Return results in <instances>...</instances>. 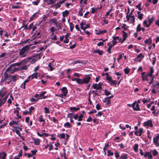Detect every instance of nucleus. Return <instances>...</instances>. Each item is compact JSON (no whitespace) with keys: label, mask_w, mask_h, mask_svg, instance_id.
<instances>
[{"label":"nucleus","mask_w":159,"mask_h":159,"mask_svg":"<svg viewBox=\"0 0 159 159\" xmlns=\"http://www.w3.org/2000/svg\"><path fill=\"white\" fill-rule=\"evenodd\" d=\"M30 49V46L25 45L19 50V55L17 58H22L26 57L28 55L27 52Z\"/></svg>","instance_id":"nucleus-1"},{"label":"nucleus","mask_w":159,"mask_h":159,"mask_svg":"<svg viewBox=\"0 0 159 159\" xmlns=\"http://www.w3.org/2000/svg\"><path fill=\"white\" fill-rule=\"evenodd\" d=\"M28 61V59L26 58L23 60L21 61L18 63H15L11 65L7 69V71H11V68L14 67L16 66H19L23 65L26 64Z\"/></svg>","instance_id":"nucleus-2"},{"label":"nucleus","mask_w":159,"mask_h":159,"mask_svg":"<svg viewBox=\"0 0 159 159\" xmlns=\"http://www.w3.org/2000/svg\"><path fill=\"white\" fill-rule=\"evenodd\" d=\"M8 71H7V69L4 73V78L3 80L5 81V83L9 84L11 81V75L7 73Z\"/></svg>","instance_id":"nucleus-3"},{"label":"nucleus","mask_w":159,"mask_h":159,"mask_svg":"<svg viewBox=\"0 0 159 159\" xmlns=\"http://www.w3.org/2000/svg\"><path fill=\"white\" fill-rule=\"evenodd\" d=\"M22 127L23 125H20L19 126H13V131L15 132L19 136H20L21 135L20 132L22 130Z\"/></svg>","instance_id":"nucleus-4"},{"label":"nucleus","mask_w":159,"mask_h":159,"mask_svg":"<svg viewBox=\"0 0 159 159\" xmlns=\"http://www.w3.org/2000/svg\"><path fill=\"white\" fill-rule=\"evenodd\" d=\"M90 79V77L88 75L86 76L83 79L80 78L79 84H87L89 82Z\"/></svg>","instance_id":"nucleus-5"},{"label":"nucleus","mask_w":159,"mask_h":159,"mask_svg":"<svg viewBox=\"0 0 159 159\" xmlns=\"http://www.w3.org/2000/svg\"><path fill=\"white\" fill-rule=\"evenodd\" d=\"M154 73V70L153 67H151L150 68V71L148 73H147L149 75H150V79L151 81L150 82H148L149 84V85L152 84L153 82V79L154 78V76H153L152 74Z\"/></svg>","instance_id":"nucleus-6"},{"label":"nucleus","mask_w":159,"mask_h":159,"mask_svg":"<svg viewBox=\"0 0 159 159\" xmlns=\"http://www.w3.org/2000/svg\"><path fill=\"white\" fill-rule=\"evenodd\" d=\"M128 12L127 13V15L126 16L127 21H129L130 23L134 24L135 22L134 16H132L131 13L128 15Z\"/></svg>","instance_id":"nucleus-7"},{"label":"nucleus","mask_w":159,"mask_h":159,"mask_svg":"<svg viewBox=\"0 0 159 159\" xmlns=\"http://www.w3.org/2000/svg\"><path fill=\"white\" fill-rule=\"evenodd\" d=\"M159 133L153 138V143L156 147H159Z\"/></svg>","instance_id":"nucleus-8"},{"label":"nucleus","mask_w":159,"mask_h":159,"mask_svg":"<svg viewBox=\"0 0 159 159\" xmlns=\"http://www.w3.org/2000/svg\"><path fill=\"white\" fill-rule=\"evenodd\" d=\"M19 121H15L13 120H11L9 123V125L10 126H11L13 128V126H19L21 125L20 124L18 123Z\"/></svg>","instance_id":"nucleus-9"},{"label":"nucleus","mask_w":159,"mask_h":159,"mask_svg":"<svg viewBox=\"0 0 159 159\" xmlns=\"http://www.w3.org/2000/svg\"><path fill=\"white\" fill-rule=\"evenodd\" d=\"M144 126H149L152 127L153 126L152 121L151 120H148L144 122L143 123Z\"/></svg>","instance_id":"nucleus-10"},{"label":"nucleus","mask_w":159,"mask_h":159,"mask_svg":"<svg viewBox=\"0 0 159 159\" xmlns=\"http://www.w3.org/2000/svg\"><path fill=\"white\" fill-rule=\"evenodd\" d=\"M143 129L142 128L139 129V130L136 131L134 133L135 135L138 136H141L143 132Z\"/></svg>","instance_id":"nucleus-11"},{"label":"nucleus","mask_w":159,"mask_h":159,"mask_svg":"<svg viewBox=\"0 0 159 159\" xmlns=\"http://www.w3.org/2000/svg\"><path fill=\"white\" fill-rule=\"evenodd\" d=\"M144 157L145 158L148 157L149 159H152V155L150 152H146L144 154Z\"/></svg>","instance_id":"nucleus-12"},{"label":"nucleus","mask_w":159,"mask_h":159,"mask_svg":"<svg viewBox=\"0 0 159 159\" xmlns=\"http://www.w3.org/2000/svg\"><path fill=\"white\" fill-rule=\"evenodd\" d=\"M46 91H44L42 92L40 94H39V99H44L47 97V96H45V94L46 93Z\"/></svg>","instance_id":"nucleus-13"},{"label":"nucleus","mask_w":159,"mask_h":159,"mask_svg":"<svg viewBox=\"0 0 159 159\" xmlns=\"http://www.w3.org/2000/svg\"><path fill=\"white\" fill-rule=\"evenodd\" d=\"M95 32L96 34L97 35H100L106 33L107 32V31L105 30H95Z\"/></svg>","instance_id":"nucleus-14"},{"label":"nucleus","mask_w":159,"mask_h":159,"mask_svg":"<svg viewBox=\"0 0 159 159\" xmlns=\"http://www.w3.org/2000/svg\"><path fill=\"white\" fill-rule=\"evenodd\" d=\"M134 103H135V104L134 105L133 109L134 111H140V108L139 107V104L138 103H136V102H134Z\"/></svg>","instance_id":"nucleus-15"},{"label":"nucleus","mask_w":159,"mask_h":159,"mask_svg":"<svg viewBox=\"0 0 159 159\" xmlns=\"http://www.w3.org/2000/svg\"><path fill=\"white\" fill-rule=\"evenodd\" d=\"M123 39L121 42V43H123L124 41L125 40L126 38L127 37L128 35V33H126L125 31H123Z\"/></svg>","instance_id":"nucleus-16"},{"label":"nucleus","mask_w":159,"mask_h":159,"mask_svg":"<svg viewBox=\"0 0 159 159\" xmlns=\"http://www.w3.org/2000/svg\"><path fill=\"white\" fill-rule=\"evenodd\" d=\"M61 91L62 95H64V96H66L68 93L67 88L66 87H63L61 89Z\"/></svg>","instance_id":"nucleus-17"},{"label":"nucleus","mask_w":159,"mask_h":159,"mask_svg":"<svg viewBox=\"0 0 159 159\" xmlns=\"http://www.w3.org/2000/svg\"><path fill=\"white\" fill-rule=\"evenodd\" d=\"M3 97L0 96V106L2 104H3L6 102L8 97L7 96L3 99H2Z\"/></svg>","instance_id":"nucleus-18"},{"label":"nucleus","mask_w":159,"mask_h":159,"mask_svg":"<svg viewBox=\"0 0 159 159\" xmlns=\"http://www.w3.org/2000/svg\"><path fill=\"white\" fill-rule=\"evenodd\" d=\"M6 92V89L5 88H3L0 91V96L3 97L5 94Z\"/></svg>","instance_id":"nucleus-19"},{"label":"nucleus","mask_w":159,"mask_h":159,"mask_svg":"<svg viewBox=\"0 0 159 159\" xmlns=\"http://www.w3.org/2000/svg\"><path fill=\"white\" fill-rule=\"evenodd\" d=\"M142 80L143 81H148L149 80H151L150 75L147 74L145 75V76L143 77Z\"/></svg>","instance_id":"nucleus-20"},{"label":"nucleus","mask_w":159,"mask_h":159,"mask_svg":"<svg viewBox=\"0 0 159 159\" xmlns=\"http://www.w3.org/2000/svg\"><path fill=\"white\" fill-rule=\"evenodd\" d=\"M113 40L111 42L113 43V44H114L115 45L117 43V40H118L119 39V38L118 36H113L112 37Z\"/></svg>","instance_id":"nucleus-21"},{"label":"nucleus","mask_w":159,"mask_h":159,"mask_svg":"<svg viewBox=\"0 0 159 159\" xmlns=\"http://www.w3.org/2000/svg\"><path fill=\"white\" fill-rule=\"evenodd\" d=\"M92 87L94 89H96L97 90L100 89L102 88V87L100 85L97 84H93V85Z\"/></svg>","instance_id":"nucleus-22"},{"label":"nucleus","mask_w":159,"mask_h":159,"mask_svg":"<svg viewBox=\"0 0 159 159\" xmlns=\"http://www.w3.org/2000/svg\"><path fill=\"white\" fill-rule=\"evenodd\" d=\"M11 80L15 81L19 79V76L17 75L11 76Z\"/></svg>","instance_id":"nucleus-23"},{"label":"nucleus","mask_w":159,"mask_h":159,"mask_svg":"<svg viewBox=\"0 0 159 159\" xmlns=\"http://www.w3.org/2000/svg\"><path fill=\"white\" fill-rule=\"evenodd\" d=\"M37 73L36 72L33 74L32 75L28 77V78H31V79H33L34 78H37Z\"/></svg>","instance_id":"nucleus-24"},{"label":"nucleus","mask_w":159,"mask_h":159,"mask_svg":"<svg viewBox=\"0 0 159 159\" xmlns=\"http://www.w3.org/2000/svg\"><path fill=\"white\" fill-rule=\"evenodd\" d=\"M53 65L51 62L49 63L48 66V69L50 71H52L53 70V68L52 66Z\"/></svg>","instance_id":"nucleus-25"},{"label":"nucleus","mask_w":159,"mask_h":159,"mask_svg":"<svg viewBox=\"0 0 159 159\" xmlns=\"http://www.w3.org/2000/svg\"><path fill=\"white\" fill-rule=\"evenodd\" d=\"M34 141L35 145H39L40 144V140L39 139H34Z\"/></svg>","instance_id":"nucleus-26"},{"label":"nucleus","mask_w":159,"mask_h":159,"mask_svg":"<svg viewBox=\"0 0 159 159\" xmlns=\"http://www.w3.org/2000/svg\"><path fill=\"white\" fill-rule=\"evenodd\" d=\"M14 113L16 114V115L17 116V117H15L16 119H19L20 118H21V116H19V111L17 110H15L14 111Z\"/></svg>","instance_id":"nucleus-27"},{"label":"nucleus","mask_w":159,"mask_h":159,"mask_svg":"<svg viewBox=\"0 0 159 159\" xmlns=\"http://www.w3.org/2000/svg\"><path fill=\"white\" fill-rule=\"evenodd\" d=\"M139 145L137 143H135L133 146V149L135 152H136L138 151Z\"/></svg>","instance_id":"nucleus-28"},{"label":"nucleus","mask_w":159,"mask_h":159,"mask_svg":"<svg viewBox=\"0 0 159 159\" xmlns=\"http://www.w3.org/2000/svg\"><path fill=\"white\" fill-rule=\"evenodd\" d=\"M148 22L146 20H144L143 22V24L144 27H149L150 26L148 23Z\"/></svg>","instance_id":"nucleus-29"},{"label":"nucleus","mask_w":159,"mask_h":159,"mask_svg":"<svg viewBox=\"0 0 159 159\" xmlns=\"http://www.w3.org/2000/svg\"><path fill=\"white\" fill-rule=\"evenodd\" d=\"M19 70V68L14 67L11 68V71H9L8 72H9V73H13L14 72L16 71Z\"/></svg>","instance_id":"nucleus-30"},{"label":"nucleus","mask_w":159,"mask_h":159,"mask_svg":"<svg viewBox=\"0 0 159 159\" xmlns=\"http://www.w3.org/2000/svg\"><path fill=\"white\" fill-rule=\"evenodd\" d=\"M148 23H149L150 26L151 25L152 23L153 22L154 20V18L153 17H152L151 18H148Z\"/></svg>","instance_id":"nucleus-31"},{"label":"nucleus","mask_w":159,"mask_h":159,"mask_svg":"<svg viewBox=\"0 0 159 159\" xmlns=\"http://www.w3.org/2000/svg\"><path fill=\"white\" fill-rule=\"evenodd\" d=\"M120 159H127V155L126 154H122L120 157Z\"/></svg>","instance_id":"nucleus-32"},{"label":"nucleus","mask_w":159,"mask_h":159,"mask_svg":"<svg viewBox=\"0 0 159 159\" xmlns=\"http://www.w3.org/2000/svg\"><path fill=\"white\" fill-rule=\"evenodd\" d=\"M52 22L55 24L57 27H58V23L57 20L54 18H53L51 20Z\"/></svg>","instance_id":"nucleus-33"},{"label":"nucleus","mask_w":159,"mask_h":159,"mask_svg":"<svg viewBox=\"0 0 159 159\" xmlns=\"http://www.w3.org/2000/svg\"><path fill=\"white\" fill-rule=\"evenodd\" d=\"M137 14H138V18L140 20H141L143 18V14L141 13V12L140 11H138L137 12Z\"/></svg>","instance_id":"nucleus-34"},{"label":"nucleus","mask_w":159,"mask_h":159,"mask_svg":"<svg viewBox=\"0 0 159 159\" xmlns=\"http://www.w3.org/2000/svg\"><path fill=\"white\" fill-rule=\"evenodd\" d=\"M80 109L79 107H70V110H71L72 112H74V111H76L77 110H79Z\"/></svg>","instance_id":"nucleus-35"},{"label":"nucleus","mask_w":159,"mask_h":159,"mask_svg":"<svg viewBox=\"0 0 159 159\" xmlns=\"http://www.w3.org/2000/svg\"><path fill=\"white\" fill-rule=\"evenodd\" d=\"M69 13V11L67 10H66L62 12V16L63 17H65V16H67Z\"/></svg>","instance_id":"nucleus-36"},{"label":"nucleus","mask_w":159,"mask_h":159,"mask_svg":"<svg viewBox=\"0 0 159 159\" xmlns=\"http://www.w3.org/2000/svg\"><path fill=\"white\" fill-rule=\"evenodd\" d=\"M144 42L146 44H150L152 42V40L151 38H149L148 39H146Z\"/></svg>","instance_id":"nucleus-37"},{"label":"nucleus","mask_w":159,"mask_h":159,"mask_svg":"<svg viewBox=\"0 0 159 159\" xmlns=\"http://www.w3.org/2000/svg\"><path fill=\"white\" fill-rule=\"evenodd\" d=\"M152 153L153 156L155 157L158 155V153L156 149H154L152 150Z\"/></svg>","instance_id":"nucleus-38"},{"label":"nucleus","mask_w":159,"mask_h":159,"mask_svg":"<svg viewBox=\"0 0 159 159\" xmlns=\"http://www.w3.org/2000/svg\"><path fill=\"white\" fill-rule=\"evenodd\" d=\"M69 25L70 27V30L71 31H72L74 28V25L72 22L69 23Z\"/></svg>","instance_id":"nucleus-39"},{"label":"nucleus","mask_w":159,"mask_h":159,"mask_svg":"<svg viewBox=\"0 0 159 159\" xmlns=\"http://www.w3.org/2000/svg\"><path fill=\"white\" fill-rule=\"evenodd\" d=\"M94 53H98L99 55H101L102 54V51L99 50H96L93 51Z\"/></svg>","instance_id":"nucleus-40"},{"label":"nucleus","mask_w":159,"mask_h":159,"mask_svg":"<svg viewBox=\"0 0 159 159\" xmlns=\"http://www.w3.org/2000/svg\"><path fill=\"white\" fill-rule=\"evenodd\" d=\"M57 136L58 137H59L60 139H65V134L64 133H62L60 135H58Z\"/></svg>","instance_id":"nucleus-41"},{"label":"nucleus","mask_w":159,"mask_h":159,"mask_svg":"<svg viewBox=\"0 0 159 159\" xmlns=\"http://www.w3.org/2000/svg\"><path fill=\"white\" fill-rule=\"evenodd\" d=\"M13 97L11 95H10V98L8 100V102L9 104H11L12 103V101L13 100Z\"/></svg>","instance_id":"nucleus-42"},{"label":"nucleus","mask_w":159,"mask_h":159,"mask_svg":"<svg viewBox=\"0 0 159 159\" xmlns=\"http://www.w3.org/2000/svg\"><path fill=\"white\" fill-rule=\"evenodd\" d=\"M64 126L65 127L70 128L71 127V125L69 122H67L66 123L64 124Z\"/></svg>","instance_id":"nucleus-43"},{"label":"nucleus","mask_w":159,"mask_h":159,"mask_svg":"<svg viewBox=\"0 0 159 159\" xmlns=\"http://www.w3.org/2000/svg\"><path fill=\"white\" fill-rule=\"evenodd\" d=\"M68 116H69L70 118V122L71 123H73L74 122V121L72 120V118L73 117V114L72 113H69L68 114Z\"/></svg>","instance_id":"nucleus-44"},{"label":"nucleus","mask_w":159,"mask_h":159,"mask_svg":"<svg viewBox=\"0 0 159 159\" xmlns=\"http://www.w3.org/2000/svg\"><path fill=\"white\" fill-rule=\"evenodd\" d=\"M124 71L125 74H128L130 71V70L128 67H126L124 69Z\"/></svg>","instance_id":"nucleus-45"},{"label":"nucleus","mask_w":159,"mask_h":159,"mask_svg":"<svg viewBox=\"0 0 159 159\" xmlns=\"http://www.w3.org/2000/svg\"><path fill=\"white\" fill-rule=\"evenodd\" d=\"M141 57V59L139 60H138V61L140 62L141 60L144 57V56H143L142 54L140 53L139 54V55L137 56V58Z\"/></svg>","instance_id":"nucleus-46"},{"label":"nucleus","mask_w":159,"mask_h":159,"mask_svg":"<svg viewBox=\"0 0 159 159\" xmlns=\"http://www.w3.org/2000/svg\"><path fill=\"white\" fill-rule=\"evenodd\" d=\"M6 57V54L5 52H3L0 55V58H2V59H5Z\"/></svg>","instance_id":"nucleus-47"},{"label":"nucleus","mask_w":159,"mask_h":159,"mask_svg":"<svg viewBox=\"0 0 159 159\" xmlns=\"http://www.w3.org/2000/svg\"><path fill=\"white\" fill-rule=\"evenodd\" d=\"M23 28H24V29L27 30L28 29V26L27 25H25V23L23 24V25L19 29V30H21Z\"/></svg>","instance_id":"nucleus-48"},{"label":"nucleus","mask_w":159,"mask_h":159,"mask_svg":"<svg viewBox=\"0 0 159 159\" xmlns=\"http://www.w3.org/2000/svg\"><path fill=\"white\" fill-rule=\"evenodd\" d=\"M44 110H45L44 113L46 114L49 113H50V111L49 109L47 107H45L44 108Z\"/></svg>","instance_id":"nucleus-49"},{"label":"nucleus","mask_w":159,"mask_h":159,"mask_svg":"<svg viewBox=\"0 0 159 159\" xmlns=\"http://www.w3.org/2000/svg\"><path fill=\"white\" fill-rule=\"evenodd\" d=\"M82 11H83V8H82V7H81L80 8V9L79 10V13H78L79 15L81 16H82L83 15Z\"/></svg>","instance_id":"nucleus-50"},{"label":"nucleus","mask_w":159,"mask_h":159,"mask_svg":"<svg viewBox=\"0 0 159 159\" xmlns=\"http://www.w3.org/2000/svg\"><path fill=\"white\" fill-rule=\"evenodd\" d=\"M91 9H92V10L91 11V13L93 14L95 12H97V10L98 9V8H95L94 7H92L91 8Z\"/></svg>","instance_id":"nucleus-51"},{"label":"nucleus","mask_w":159,"mask_h":159,"mask_svg":"<svg viewBox=\"0 0 159 159\" xmlns=\"http://www.w3.org/2000/svg\"><path fill=\"white\" fill-rule=\"evenodd\" d=\"M141 30V25L139 24L137 27V32H139Z\"/></svg>","instance_id":"nucleus-52"},{"label":"nucleus","mask_w":159,"mask_h":159,"mask_svg":"<svg viewBox=\"0 0 159 159\" xmlns=\"http://www.w3.org/2000/svg\"><path fill=\"white\" fill-rule=\"evenodd\" d=\"M106 78L109 83H110L111 81H112V78L109 76H107Z\"/></svg>","instance_id":"nucleus-53"},{"label":"nucleus","mask_w":159,"mask_h":159,"mask_svg":"<svg viewBox=\"0 0 159 159\" xmlns=\"http://www.w3.org/2000/svg\"><path fill=\"white\" fill-rule=\"evenodd\" d=\"M71 80L73 81H74L76 80L77 82V83L79 84L80 78H74V79H72Z\"/></svg>","instance_id":"nucleus-54"},{"label":"nucleus","mask_w":159,"mask_h":159,"mask_svg":"<svg viewBox=\"0 0 159 159\" xmlns=\"http://www.w3.org/2000/svg\"><path fill=\"white\" fill-rule=\"evenodd\" d=\"M106 102H107V104H110L111 102H110V100L108 99H107L105 98V100L104 101H103V102L104 103Z\"/></svg>","instance_id":"nucleus-55"},{"label":"nucleus","mask_w":159,"mask_h":159,"mask_svg":"<svg viewBox=\"0 0 159 159\" xmlns=\"http://www.w3.org/2000/svg\"><path fill=\"white\" fill-rule=\"evenodd\" d=\"M104 93L107 96L111 94L110 92L108 91L107 90V89H105L104 90Z\"/></svg>","instance_id":"nucleus-56"},{"label":"nucleus","mask_w":159,"mask_h":159,"mask_svg":"<svg viewBox=\"0 0 159 159\" xmlns=\"http://www.w3.org/2000/svg\"><path fill=\"white\" fill-rule=\"evenodd\" d=\"M30 59L31 60V62L33 63H34L37 60L36 58L35 57H32Z\"/></svg>","instance_id":"nucleus-57"},{"label":"nucleus","mask_w":159,"mask_h":159,"mask_svg":"<svg viewBox=\"0 0 159 159\" xmlns=\"http://www.w3.org/2000/svg\"><path fill=\"white\" fill-rule=\"evenodd\" d=\"M20 68L21 70H26L27 69V66L26 65H24L22 66H21L20 67Z\"/></svg>","instance_id":"nucleus-58"},{"label":"nucleus","mask_w":159,"mask_h":159,"mask_svg":"<svg viewBox=\"0 0 159 159\" xmlns=\"http://www.w3.org/2000/svg\"><path fill=\"white\" fill-rule=\"evenodd\" d=\"M50 31L52 33V35H54V33L53 32L55 31V29L54 27H52L50 29Z\"/></svg>","instance_id":"nucleus-59"},{"label":"nucleus","mask_w":159,"mask_h":159,"mask_svg":"<svg viewBox=\"0 0 159 159\" xmlns=\"http://www.w3.org/2000/svg\"><path fill=\"white\" fill-rule=\"evenodd\" d=\"M61 6V4L59 2H57L55 5V8L56 9L58 8H59Z\"/></svg>","instance_id":"nucleus-60"},{"label":"nucleus","mask_w":159,"mask_h":159,"mask_svg":"<svg viewBox=\"0 0 159 159\" xmlns=\"http://www.w3.org/2000/svg\"><path fill=\"white\" fill-rule=\"evenodd\" d=\"M34 26V24L33 23H32L29 25L28 28V29L29 30H30Z\"/></svg>","instance_id":"nucleus-61"},{"label":"nucleus","mask_w":159,"mask_h":159,"mask_svg":"<svg viewBox=\"0 0 159 159\" xmlns=\"http://www.w3.org/2000/svg\"><path fill=\"white\" fill-rule=\"evenodd\" d=\"M83 117V114H81L78 117V120L79 121H81L82 120V118Z\"/></svg>","instance_id":"nucleus-62"},{"label":"nucleus","mask_w":159,"mask_h":159,"mask_svg":"<svg viewBox=\"0 0 159 159\" xmlns=\"http://www.w3.org/2000/svg\"><path fill=\"white\" fill-rule=\"evenodd\" d=\"M113 153L111 152V151L109 150L108 151V154L107 156H111L113 155Z\"/></svg>","instance_id":"nucleus-63"},{"label":"nucleus","mask_w":159,"mask_h":159,"mask_svg":"<svg viewBox=\"0 0 159 159\" xmlns=\"http://www.w3.org/2000/svg\"><path fill=\"white\" fill-rule=\"evenodd\" d=\"M39 2V0H37L35 1H34L32 2V3L35 5H37L38 4V3Z\"/></svg>","instance_id":"nucleus-64"}]
</instances>
